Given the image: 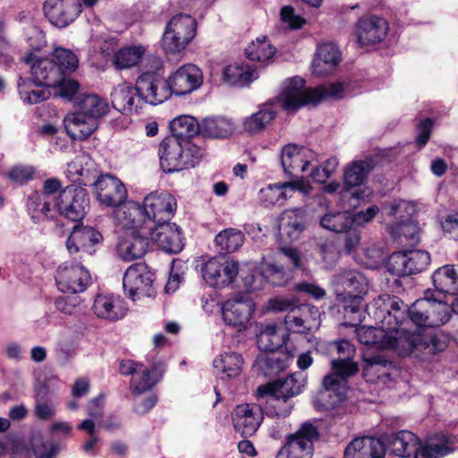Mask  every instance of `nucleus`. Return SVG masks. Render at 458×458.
<instances>
[{"label":"nucleus","mask_w":458,"mask_h":458,"mask_svg":"<svg viewBox=\"0 0 458 458\" xmlns=\"http://www.w3.org/2000/svg\"><path fill=\"white\" fill-rule=\"evenodd\" d=\"M114 208V216L121 226L151 227V238L167 253L177 254L184 247L181 228L169 221L174 217L177 202H107Z\"/></svg>","instance_id":"obj_1"},{"label":"nucleus","mask_w":458,"mask_h":458,"mask_svg":"<svg viewBox=\"0 0 458 458\" xmlns=\"http://www.w3.org/2000/svg\"><path fill=\"white\" fill-rule=\"evenodd\" d=\"M366 310L377 327H360L357 338L360 344L384 349L387 330L406 318V307L397 296L381 294L366 306Z\"/></svg>","instance_id":"obj_2"},{"label":"nucleus","mask_w":458,"mask_h":458,"mask_svg":"<svg viewBox=\"0 0 458 458\" xmlns=\"http://www.w3.org/2000/svg\"><path fill=\"white\" fill-rule=\"evenodd\" d=\"M336 301L342 305L344 316L360 321L364 296L369 283L366 276L354 268H344L334 276L332 280Z\"/></svg>","instance_id":"obj_3"},{"label":"nucleus","mask_w":458,"mask_h":458,"mask_svg":"<svg viewBox=\"0 0 458 458\" xmlns=\"http://www.w3.org/2000/svg\"><path fill=\"white\" fill-rule=\"evenodd\" d=\"M344 90V86L340 82L309 89L305 87V81L296 76L284 81L278 101L284 109L295 112L303 106L318 104L328 97L340 98Z\"/></svg>","instance_id":"obj_4"},{"label":"nucleus","mask_w":458,"mask_h":458,"mask_svg":"<svg viewBox=\"0 0 458 458\" xmlns=\"http://www.w3.org/2000/svg\"><path fill=\"white\" fill-rule=\"evenodd\" d=\"M158 156L163 171L171 174L194 167L203 157L204 150L191 140L169 136L160 142Z\"/></svg>","instance_id":"obj_5"},{"label":"nucleus","mask_w":458,"mask_h":458,"mask_svg":"<svg viewBox=\"0 0 458 458\" xmlns=\"http://www.w3.org/2000/svg\"><path fill=\"white\" fill-rule=\"evenodd\" d=\"M338 358L331 360L332 372L324 377L323 386L326 391L333 392L336 400L335 404L341 402L347 389V378L358 372V365L352 359L355 347L348 340L342 339L335 343Z\"/></svg>","instance_id":"obj_6"},{"label":"nucleus","mask_w":458,"mask_h":458,"mask_svg":"<svg viewBox=\"0 0 458 458\" xmlns=\"http://www.w3.org/2000/svg\"><path fill=\"white\" fill-rule=\"evenodd\" d=\"M267 310L271 311H286L284 324L287 329L306 334L320 326V312L316 306L299 304L296 301L283 297L269 300Z\"/></svg>","instance_id":"obj_7"},{"label":"nucleus","mask_w":458,"mask_h":458,"mask_svg":"<svg viewBox=\"0 0 458 458\" xmlns=\"http://www.w3.org/2000/svg\"><path fill=\"white\" fill-rule=\"evenodd\" d=\"M406 307V318L418 327H436L446 323L454 311L446 302L433 297L429 291L425 293V297L417 300L408 308Z\"/></svg>","instance_id":"obj_8"},{"label":"nucleus","mask_w":458,"mask_h":458,"mask_svg":"<svg viewBox=\"0 0 458 458\" xmlns=\"http://www.w3.org/2000/svg\"><path fill=\"white\" fill-rule=\"evenodd\" d=\"M196 20L189 14L179 13L166 24L161 45L166 54L180 53L196 35Z\"/></svg>","instance_id":"obj_9"},{"label":"nucleus","mask_w":458,"mask_h":458,"mask_svg":"<svg viewBox=\"0 0 458 458\" xmlns=\"http://www.w3.org/2000/svg\"><path fill=\"white\" fill-rule=\"evenodd\" d=\"M318 438V428L310 422H304L294 434L287 437L276 458H312L313 445Z\"/></svg>","instance_id":"obj_10"},{"label":"nucleus","mask_w":458,"mask_h":458,"mask_svg":"<svg viewBox=\"0 0 458 458\" xmlns=\"http://www.w3.org/2000/svg\"><path fill=\"white\" fill-rule=\"evenodd\" d=\"M55 283L64 293H83L91 283L89 270L75 260L63 262L56 270Z\"/></svg>","instance_id":"obj_11"},{"label":"nucleus","mask_w":458,"mask_h":458,"mask_svg":"<svg viewBox=\"0 0 458 458\" xmlns=\"http://www.w3.org/2000/svg\"><path fill=\"white\" fill-rule=\"evenodd\" d=\"M373 167L374 162L371 158L352 162L344 169V187L341 192H350L351 197L357 200L373 198L372 191L364 186V182Z\"/></svg>","instance_id":"obj_12"},{"label":"nucleus","mask_w":458,"mask_h":458,"mask_svg":"<svg viewBox=\"0 0 458 458\" xmlns=\"http://www.w3.org/2000/svg\"><path fill=\"white\" fill-rule=\"evenodd\" d=\"M239 273L238 262L225 256L211 258L201 265L203 280L214 288L228 286Z\"/></svg>","instance_id":"obj_13"},{"label":"nucleus","mask_w":458,"mask_h":458,"mask_svg":"<svg viewBox=\"0 0 458 458\" xmlns=\"http://www.w3.org/2000/svg\"><path fill=\"white\" fill-rule=\"evenodd\" d=\"M131 230L117 244V254L124 261L140 259L148 247L151 227L142 225L141 227L123 226Z\"/></svg>","instance_id":"obj_14"},{"label":"nucleus","mask_w":458,"mask_h":458,"mask_svg":"<svg viewBox=\"0 0 458 458\" xmlns=\"http://www.w3.org/2000/svg\"><path fill=\"white\" fill-rule=\"evenodd\" d=\"M152 274L144 264L131 265L123 274V287L128 296L135 301L140 297L152 295Z\"/></svg>","instance_id":"obj_15"},{"label":"nucleus","mask_w":458,"mask_h":458,"mask_svg":"<svg viewBox=\"0 0 458 458\" xmlns=\"http://www.w3.org/2000/svg\"><path fill=\"white\" fill-rule=\"evenodd\" d=\"M408 320L410 319L405 318L398 325L391 326L392 328L387 330L384 349H391L399 356L406 357L411 355L415 348L420 346L423 340V335L420 332H411L406 328L401 327Z\"/></svg>","instance_id":"obj_16"},{"label":"nucleus","mask_w":458,"mask_h":458,"mask_svg":"<svg viewBox=\"0 0 458 458\" xmlns=\"http://www.w3.org/2000/svg\"><path fill=\"white\" fill-rule=\"evenodd\" d=\"M136 87L142 98V106L146 104H161L172 96L167 80L160 79L154 73L141 74L136 81Z\"/></svg>","instance_id":"obj_17"},{"label":"nucleus","mask_w":458,"mask_h":458,"mask_svg":"<svg viewBox=\"0 0 458 458\" xmlns=\"http://www.w3.org/2000/svg\"><path fill=\"white\" fill-rule=\"evenodd\" d=\"M167 82L172 95H186L201 86L203 82L202 72L195 64H183L169 75Z\"/></svg>","instance_id":"obj_18"},{"label":"nucleus","mask_w":458,"mask_h":458,"mask_svg":"<svg viewBox=\"0 0 458 458\" xmlns=\"http://www.w3.org/2000/svg\"><path fill=\"white\" fill-rule=\"evenodd\" d=\"M79 0H46L44 13L48 21L57 28H65L81 13Z\"/></svg>","instance_id":"obj_19"},{"label":"nucleus","mask_w":458,"mask_h":458,"mask_svg":"<svg viewBox=\"0 0 458 458\" xmlns=\"http://www.w3.org/2000/svg\"><path fill=\"white\" fill-rule=\"evenodd\" d=\"M102 241L101 233L91 226L76 225L66 240V248L71 256L82 258V253L92 254L93 247Z\"/></svg>","instance_id":"obj_20"},{"label":"nucleus","mask_w":458,"mask_h":458,"mask_svg":"<svg viewBox=\"0 0 458 458\" xmlns=\"http://www.w3.org/2000/svg\"><path fill=\"white\" fill-rule=\"evenodd\" d=\"M255 304L250 298H235L227 300L222 307V315L225 324L236 327L239 330L245 329L252 314Z\"/></svg>","instance_id":"obj_21"},{"label":"nucleus","mask_w":458,"mask_h":458,"mask_svg":"<svg viewBox=\"0 0 458 458\" xmlns=\"http://www.w3.org/2000/svg\"><path fill=\"white\" fill-rule=\"evenodd\" d=\"M233 428L242 437L252 436L263 420V410L258 404H240L232 414Z\"/></svg>","instance_id":"obj_22"},{"label":"nucleus","mask_w":458,"mask_h":458,"mask_svg":"<svg viewBox=\"0 0 458 458\" xmlns=\"http://www.w3.org/2000/svg\"><path fill=\"white\" fill-rule=\"evenodd\" d=\"M309 224V215L301 208L285 209L278 219V228L282 238L290 242L299 240Z\"/></svg>","instance_id":"obj_23"},{"label":"nucleus","mask_w":458,"mask_h":458,"mask_svg":"<svg viewBox=\"0 0 458 458\" xmlns=\"http://www.w3.org/2000/svg\"><path fill=\"white\" fill-rule=\"evenodd\" d=\"M387 31L386 21L377 16L361 17L356 23L357 39L361 46L381 42Z\"/></svg>","instance_id":"obj_24"},{"label":"nucleus","mask_w":458,"mask_h":458,"mask_svg":"<svg viewBox=\"0 0 458 458\" xmlns=\"http://www.w3.org/2000/svg\"><path fill=\"white\" fill-rule=\"evenodd\" d=\"M88 185L93 188L98 200H127L125 185L110 174L90 179Z\"/></svg>","instance_id":"obj_25"},{"label":"nucleus","mask_w":458,"mask_h":458,"mask_svg":"<svg viewBox=\"0 0 458 458\" xmlns=\"http://www.w3.org/2000/svg\"><path fill=\"white\" fill-rule=\"evenodd\" d=\"M111 99L114 108L123 114H138L143 107L136 85H118L112 91Z\"/></svg>","instance_id":"obj_26"},{"label":"nucleus","mask_w":458,"mask_h":458,"mask_svg":"<svg viewBox=\"0 0 458 458\" xmlns=\"http://www.w3.org/2000/svg\"><path fill=\"white\" fill-rule=\"evenodd\" d=\"M385 444L369 437L354 438L345 448L344 458H384Z\"/></svg>","instance_id":"obj_27"},{"label":"nucleus","mask_w":458,"mask_h":458,"mask_svg":"<svg viewBox=\"0 0 458 458\" xmlns=\"http://www.w3.org/2000/svg\"><path fill=\"white\" fill-rule=\"evenodd\" d=\"M92 310L98 318L117 321L125 316L127 309L120 296L98 294L93 302Z\"/></svg>","instance_id":"obj_28"},{"label":"nucleus","mask_w":458,"mask_h":458,"mask_svg":"<svg viewBox=\"0 0 458 458\" xmlns=\"http://www.w3.org/2000/svg\"><path fill=\"white\" fill-rule=\"evenodd\" d=\"M455 437L445 434H437L425 444L417 446L414 458H442L453 453L455 448Z\"/></svg>","instance_id":"obj_29"},{"label":"nucleus","mask_w":458,"mask_h":458,"mask_svg":"<svg viewBox=\"0 0 458 458\" xmlns=\"http://www.w3.org/2000/svg\"><path fill=\"white\" fill-rule=\"evenodd\" d=\"M278 107L274 102H267L259 106V110L245 117L242 122L244 131L258 134L263 131L276 117Z\"/></svg>","instance_id":"obj_30"},{"label":"nucleus","mask_w":458,"mask_h":458,"mask_svg":"<svg viewBox=\"0 0 458 458\" xmlns=\"http://www.w3.org/2000/svg\"><path fill=\"white\" fill-rule=\"evenodd\" d=\"M311 190L312 187L309 182L301 178L293 182L269 184L266 189H262L260 192L266 198L282 200L294 198L296 192L308 196Z\"/></svg>","instance_id":"obj_31"},{"label":"nucleus","mask_w":458,"mask_h":458,"mask_svg":"<svg viewBox=\"0 0 458 458\" xmlns=\"http://www.w3.org/2000/svg\"><path fill=\"white\" fill-rule=\"evenodd\" d=\"M31 79L39 85L55 88L64 79L60 68L48 58L36 60L30 68Z\"/></svg>","instance_id":"obj_32"},{"label":"nucleus","mask_w":458,"mask_h":458,"mask_svg":"<svg viewBox=\"0 0 458 458\" xmlns=\"http://www.w3.org/2000/svg\"><path fill=\"white\" fill-rule=\"evenodd\" d=\"M432 281L439 293L458 294V269L445 265L437 268L432 275ZM454 312L458 313V298L453 303Z\"/></svg>","instance_id":"obj_33"},{"label":"nucleus","mask_w":458,"mask_h":458,"mask_svg":"<svg viewBox=\"0 0 458 458\" xmlns=\"http://www.w3.org/2000/svg\"><path fill=\"white\" fill-rule=\"evenodd\" d=\"M67 134L76 140H83L98 128V121L78 112L69 114L64 119Z\"/></svg>","instance_id":"obj_34"},{"label":"nucleus","mask_w":458,"mask_h":458,"mask_svg":"<svg viewBox=\"0 0 458 458\" xmlns=\"http://www.w3.org/2000/svg\"><path fill=\"white\" fill-rule=\"evenodd\" d=\"M341 60L338 47L333 43H324L318 46L317 55L312 62L313 73L324 76L331 72Z\"/></svg>","instance_id":"obj_35"},{"label":"nucleus","mask_w":458,"mask_h":458,"mask_svg":"<svg viewBox=\"0 0 458 458\" xmlns=\"http://www.w3.org/2000/svg\"><path fill=\"white\" fill-rule=\"evenodd\" d=\"M305 382L306 380L302 374L295 372L284 379H277L262 387L264 392H272L276 396L292 399L303 391Z\"/></svg>","instance_id":"obj_36"},{"label":"nucleus","mask_w":458,"mask_h":458,"mask_svg":"<svg viewBox=\"0 0 458 458\" xmlns=\"http://www.w3.org/2000/svg\"><path fill=\"white\" fill-rule=\"evenodd\" d=\"M386 443L392 454L401 458H406L414 454L420 445V439L411 431L401 430L387 436Z\"/></svg>","instance_id":"obj_37"},{"label":"nucleus","mask_w":458,"mask_h":458,"mask_svg":"<svg viewBox=\"0 0 458 458\" xmlns=\"http://www.w3.org/2000/svg\"><path fill=\"white\" fill-rule=\"evenodd\" d=\"M243 364L244 360L240 353L227 352L214 360L213 368L222 379H230L241 374Z\"/></svg>","instance_id":"obj_38"},{"label":"nucleus","mask_w":458,"mask_h":458,"mask_svg":"<svg viewBox=\"0 0 458 458\" xmlns=\"http://www.w3.org/2000/svg\"><path fill=\"white\" fill-rule=\"evenodd\" d=\"M365 366L363 368V376L367 380H381L386 383V378L391 377L394 369V363L382 354H374L364 357Z\"/></svg>","instance_id":"obj_39"},{"label":"nucleus","mask_w":458,"mask_h":458,"mask_svg":"<svg viewBox=\"0 0 458 458\" xmlns=\"http://www.w3.org/2000/svg\"><path fill=\"white\" fill-rule=\"evenodd\" d=\"M289 358L280 352H262L254 363V367L265 377L276 376L287 368Z\"/></svg>","instance_id":"obj_40"},{"label":"nucleus","mask_w":458,"mask_h":458,"mask_svg":"<svg viewBox=\"0 0 458 458\" xmlns=\"http://www.w3.org/2000/svg\"><path fill=\"white\" fill-rule=\"evenodd\" d=\"M388 232L394 239L402 243L416 245L420 241L421 229L411 218H403L391 225Z\"/></svg>","instance_id":"obj_41"},{"label":"nucleus","mask_w":458,"mask_h":458,"mask_svg":"<svg viewBox=\"0 0 458 458\" xmlns=\"http://www.w3.org/2000/svg\"><path fill=\"white\" fill-rule=\"evenodd\" d=\"M304 148L297 145L288 144L282 149L281 164L287 174H293L295 171L306 172L310 165L304 160Z\"/></svg>","instance_id":"obj_42"},{"label":"nucleus","mask_w":458,"mask_h":458,"mask_svg":"<svg viewBox=\"0 0 458 458\" xmlns=\"http://www.w3.org/2000/svg\"><path fill=\"white\" fill-rule=\"evenodd\" d=\"M18 91L21 98L25 104L36 105L47 100L51 96L50 87L39 85L31 80L22 79L18 81Z\"/></svg>","instance_id":"obj_43"},{"label":"nucleus","mask_w":458,"mask_h":458,"mask_svg":"<svg viewBox=\"0 0 458 458\" xmlns=\"http://www.w3.org/2000/svg\"><path fill=\"white\" fill-rule=\"evenodd\" d=\"M258 77L257 70L248 64H231L226 66L223 72L224 81L227 84L240 88L248 86Z\"/></svg>","instance_id":"obj_44"},{"label":"nucleus","mask_w":458,"mask_h":458,"mask_svg":"<svg viewBox=\"0 0 458 458\" xmlns=\"http://www.w3.org/2000/svg\"><path fill=\"white\" fill-rule=\"evenodd\" d=\"M259 393L262 397H266V404L263 410V415L270 418H285L289 416L293 408L291 399L276 396L272 392H264L262 386L259 387Z\"/></svg>","instance_id":"obj_45"},{"label":"nucleus","mask_w":458,"mask_h":458,"mask_svg":"<svg viewBox=\"0 0 458 458\" xmlns=\"http://www.w3.org/2000/svg\"><path fill=\"white\" fill-rule=\"evenodd\" d=\"M284 344V337L276 324L260 325L257 335V345L263 352H276Z\"/></svg>","instance_id":"obj_46"},{"label":"nucleus","mask_w":458,"mask_h":458,"mask_svg":"<svg viewBox=\"0 0 458 458\" xmlns=\"http://www.w3.org/2000/svg\"><path fill=\"white\" fill-rule=\"evenodd\" d=\"M201 123L191 115H179L174 118L169 124L172 137H177L182 140H190L189 139L200 134Z\"/></svg>","instance_id":"obj_47"},{"label":"nucleus","mask_w":458,"mask_h":458,"mask_svg":"<svg viewBox=\"0 0 458 458\" xmlns=\"http://www.w3.org/2000/svg\"><path fill=\"white\" fill-rule=\"evenodd\" d=\"M79 112L84 115L94 118L96 121L99 117L108 113L109 106L106 99L100 98L96 94H86L77 100Z\"/></svg>","instance_id":"obj_48"},{"label":"nucleus","mask_w":458,"mask_h":458,"mask_svg":"<svg viewBox=\"0 0 458 458\" xmlns=\"http://www.w3.org/2000/svg\"><path fill=\"white\" fill-rule=\"evenodd\" d=\"M200 134L208 138H225L233 131V123L225 117H208L201 123Z\"/></svg>","instance_id":"obj_49"},{"label":"nucleus","mask_w":458,"mask_h":458,"mask_svg":"<svg viewBox=\"0 0 458 458\" xmlns=\"http://www.w3.org/2000/svg\"><path fill=\"white\" fill-rule=\"evenodd\" d=\"M243 233L235 228L221 231L215 238V244L220 256L237 250L243 243Z\"/></svg>","instance_id":"obj_50"},{"label":"nucleus","mask_w":458,"mask_h":458,"mask_svg":"<svg viewBox=\"0 0 458 458\" xmlns=\"http://www.w3.org/2000/svg\"><path fill=\"white\" fill-rule=\"evenodd\" d=\"M158 380L156 366L149 369L142 365L134 377H131L130 389L133 395H140L150 390Z\"/></svg>","instance_id":"obj_51"},{"label":"nucleus","mask_w":458,"mask_h":458,"mask_svg":"<svg viewBox=\"0 0 458 458\" xmlns=\"http://www.w3.org/2000/svg\"><path fill=\"white\" fill-rule=\"evenodd\" d=\"M146 49L142 46H128L120 48L113 57L116 69H128L136 66L142 59Z\"/></svg>","instance_id":"obj_52"},{"label":"nucleus","mask_w":458,"mask_h":458,"mask_svg":"<svg viewBox=\"0 0 458 458\" xmlns=\"http://www.w3.org/2000/svg\"><path fill=\"white\" fill-rule=\"evenodd\" d=\"M320 225L327 230L337 233H344V231H346L352 226V211H328L321 217Z\"/></svg>","instance_id":"obj_53"},{"label":"nucleus","mask_w":458,"mask_h":458,"mask_svg":"<svg viewBox=\"0 0 458 458\" xmlns=\"http://www.w3.org/2000/svg\"><path fill=\"white\" fill-rule=\"evenodd\" d=\"M276 53V48L267 39L258 38L252 41L245 49L247 57L251 61L260 63L268 62Z\"/></svg>","instance_id":"obj_54"},{"label":"nucleus","mask_w":458,"mask_h":458,"mask_svg":"<svg viewBox=\"0 0 458 458\" xmlns=\"http://www.w3.org/2000/svg\"><path fill=\"white\" fill-rule=\"evenodd\" d=\"M49 58L58 65L63 78L74 72L79 64L77 56L64 47H55Z\"/></svg>","instance_id":"obj_55"},{"label":"nucleus","mask_w":458,"mask_h":458,"mask_svg":"<svg viewBox=\"0 0 458 458\" xmlns=\"http://www.w3.org/2000/svg\"><path fill=\"white\" fill-rule=\"evenodd\" d=\"M88 159L84 154L77 156L74 160L67 164V176L73 182H78L81 184L87 186L89 183L90 169L84 168L82 164Z\"/></svg>","instance_id":"obj_56"},{"label":"nucleus","mask_w":458,"mask_h":458,"mask_svg":"<svg viewBox=\"0 0 458 458\" xmlns=\"http://www.w3.org/2000/svg\"><path fill=\"white\" fill-rule=\"evenodd\" d=\"M55 208L56 214L59 213L64 217L71 221H81L86 215L84 202H52Z\"/></svg>","instance_id":"obj_57"},{"label":"nucleus","mask_w":458,"mask_h":458,"mask_svg":"<svg viewBox=\"0 0 458 458\" xmlns=\"http://www.w3.org/2000/svg\"><path fill=\"white\" fill-rule=\"evenodd\" d=\"M27 210L34 223L53 219L56 215L52 202H28Z\"/></svg>","instance_id":"obj_58"},{"label":"nucleus","mask_w":458,"mask_h":458,"mask_svg":"<svg viewBox=\"0 0 458 458\" xmlns=\"http://www.w3.org/2000/svg\"><path fill=\"white\" fill-rule=\"evenodd\" d=\"M30 446L36 458H55L58 453L57 446L51 442L45 441L39 434L31 437Z\"/></svg>","instance_id":"obj_59"},{"label":"nucleus","mask_w":458,"mask_h":458,"mask_svg":"<svg viewBox=\"0 0 458 458\" xmlns=\"http://www.w3.org/2000/svg\"><path fill=\"white\" fill-rule=\"evenodd\" d=\"M406 254L409 275L423 271L430 263V255L425 250H412L406 251Z\"/></svg>","instance_id":"obj_60"},{"label":"nucleus","mask_w":458,"mask_h":458,"mask_svg":"<svg viewBox=\"0 0 458 458\" xmlns=\"http://www.w3.org/2000/svg\"><path fill=\"white\" fill-rule=\"evenodd\" d=\"M388 271L398 276H409L406 251L393 253L387 263Z\"/></svg>","instance_id":"obj_61"},{"label":"nucleus","mask_w":458,"mask_h":458,"mask_svg":"<svg viewBox=\"0 0 458 458\" xmlns=\"http://www.w3.org/2000/svg\"><path fill=\"white\" fill-rule=\"evenodd\" d=\"M34 413L40 420H50L55 415V405L52 401L38 394L35 401Z\"/></svg>","instance_id":"obj_62"},{"label":"nucleus","mask_w":458,"mask_h":458,"mask_svg":"<svg viewBox=\"0 0 458 458\" xmlns=\"http://www.w3.org/2000/svg\"><path fill=\"white\" fill-rule=\"evenodd\" d=\"M36 169L31 165H16L10 169L9 179L18 184L27 183L34 179Z\"/></svg>","instance_id":"obj_63"},{"label":"nucleus","mask_w":458,"mask_h":458,"mask_svg":"<svg viewBox=\"0 0 458 458\" xmlns=\"http://www.w3.org/2000/svg\"><path fill=\"white\" fill-rule=\"evenodd\" d=\"M379 212L378 207L372 205L365 210L352 211V225L359 227L370 222Z\"/></svg>","instance_id":"obj_64"}]
</instances>
